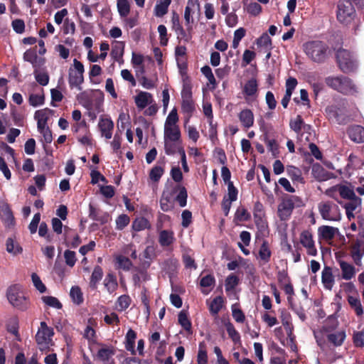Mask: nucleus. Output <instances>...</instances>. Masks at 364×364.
I'll list each match as a JSON object with an SVG mask.
<instances>
[{
    "label": "nucleus",
    "mask_w": 364,
    "mask_h": 364,
    "mask_svg": "<svg viewBox=\"0 0 364 364\" xmlns=\"http://www.w3.org/2000/svg\"><path fill=\"white\" fill-rule=\"evenodd\" d=\"M302 47L306 55L316 63H324L330 58V48L324 41L319 40L309 41L304 43Z\"/></svg>",
    "instance_id": "f257e3e1"
},
{
    "label": "nucleus",
    "mask_w": 364,
    "mask_h": 364,
    "mask_svg": "<svg viewBox=\"0 0 364 364\" xmlns=\"http://www.w3.org/2000/svg\"><path fill=\"white\" fill-rule=\"evenodd\" d=\"M125 348L127 350L130 351L133 355L135 354V340L136 338V333L132 329H129L126 334Z\"/></svg>",
    "instance_id": "72a5a7b5"
},
{
    "label": "nucleus",
    "mask_w": 364,
    "mask_h": 364,
    "mask_svg": "<svg viewBox=\"0 0 364 364\" xmlns=\"http://www.w3.org/2000/svg\"><path fill=\"white\" fill-rule=\"evenodd\" d=\"M226 331L228 333L229 337L235 343L240 342V335L238 331L235 329V326L230 321H228L225 324Z\"/></svg>",
    "instance_id": "a19ab883"
},
{
    "label": "nucleus",
    "mask_w": 364,
    "mask_h": 364,
    "mask_svg": "<svg viewBox=\"0 0 364 364\" xmlns=\"http://www.w3.org/2000/svg\"><path fill=\"white\" fill-rule=\"evenodd\" d=\"M287 173L293 182H297L300 183H304L301 171L299 168L295 166H290L287 168Z\"/></svg>",
    "instance_id": "ea45409f"
},
{
    "label": "nucleus",
    "mask_w": 364,
    "mask_h": 364,
    "mask_svg": "<svg viewBox=\"0 0 364 364\" xmlns=\"http://www.w3.org/2000/svg\"><path fill=\"white\" fill-rule=\"evenodd\" d=\"M347 134L350 139L355 143L361 144L364 142V127L353 124L348 127Z\"/></svg>",
    "instance_id": "f8f14e48"
},
{
    "label": "nucleus",
    "mask_w": 364,
    "mask_h": 364,
    "mask_svg": "<svg viewBox=\"0 0 364 364\" xmlns=\"http://www.w3.org/2000/svg\"><path fill=\"white\" fill-rule=\"evenodd\" d=\"M299 240L304 247L314 243V240L311 231L310 230H303L300 234Z\"/></svg>",
    "instance_id": "37998d69"
},
{
    "label": "nucleus",
    "mask_w": 364,
    "mask_h": 364,
    "mask_svg": "<svg viewBox=\"0 0 364 364\" xmlns=\"http://www.w3.org/2000/svg\"><path fill=\"white\" fill-rule=\"evenodd\" d=\"M318 209L321 218L325 220L338 221L341 213L338 206L331 201L321 202Z\"/></svg>",
    "instance_id": "20e7f679"
},
{
    "label": "nucleus",
    "mask_w": 364,
    "mask_h": 364,
    "mask_svg": "<svg viewBox=\"0 0 364 364\" xmlns=\"http://www.w3.org/2000/svg\"><path fill=\"white\" fill-rule=\"evenodd\" d=\"M325 112L329 119L334 120L339 124H345L348 122L345 107L340 105H331L326 107Z\"/></svg>",
    "instance_id": "9d476101"
},
{
    "label": "nucleus",
    "mask_w": 364,
    "mask_h": 364,
    "mask_svg": "<svg viewBox=\"0 0 364 364\" xmlns=\"http://www.w3.org/2000/svg\"><path fill=\"white\" fill-rule=\"evenodd\" d=\"M118 12L122 17H126L130 12V5L128 0H117Z\"/></svg>",
    "instance_id": "a18cd8bd"
},
{
    "label": "nucleus",
    "mask_w": 364,
    "mask_h": 364,
    "mask_svg": "<svg viewBox=\"0 0 364 364\" xmlns=\"http://www.w3.org/2000/svg\"><path fill=\"white\" fill-rule=\"evenodd\" d=\"M235 218L240 222L248 221L251 218V215L245 208L240 206L235 212Z\"/></svg>",
    "instance_id": "de8ad7c7"
},
{
    "label": "nucleus",
    "mask_w": 364,
    "mask_h": 364,
    "mask_svg": "<svg viewBox=\"0 0 364 364\" xmlns=\"http://www.w3.org/2000/svg\"><path fill=\"white\" fill-rule=\"evenodd\" d=\"M130 223V218L127 214L119 215L116 219V229L122 230Z\"/></svg>",
    "instance_id": "5fc2aeb1"
},
{
    "label": "nucleus",
    "mask_w": 364,
    "mask_h": 364,
    "mask_svg": "<svg viewBox=\"0 0 364 364\" xmlns=\"http://www.w3.org/2000/svg\"><path fill=\"white\" fill-rule=\"evenodd\" d=\"M9 302L16 308L24 311L28 307V301L17 285L10 287L7 291Z\"/></svg>",
    "instance_id": "423d86ee"
},
{
    "label": "nucleus",
    "mask_w": 364,
    "mask_h": 364,
    "mask_svg": "<svg viewBox=\"0 0 364 364\" xmlns=\"http://www.w3.org/2000/svg\"><path fill=\"white\" fill-rule=\"evenodd\" d=\"M171 23L172 28L176 32V33L179 34L182 38L186 37V33L181 26L180 17L176 11H173Z\"/></svg>",
    "instance_id": "4c0bfd02"
},
{
    "label": "nucleus",
    "mask_w": 364,
    "mask_h": 364,
    "mask_svg": "<svg viewBox=\"0 0 364 364\" xmlns=\"http://www.w3.org/2000/svg\"><path fill=\"white\" fill-rule=\"evenodd\" d=\"M224 303L223 297L221 296H216L213 299L209 305V311L212 316H216L223 308Z\"/></svg>",
    "instance_id": "c9c22d12"
},
{
    "label": "nucleus",
    "mask_w": 364,
    "mask_h": 364,
    "mask_svg": "<svg viewBox=\"0 0 364 364\" xmlns=\"http://www.w3.org/2000/svg\"><path fill=\"white\" fill-rule=\"evenodd\" d=\"M257 45L258 46H263L267 48L269 50L272 49V39L267 35L264 33L259 38L257 39Z\"/></svg>",
    "instance_id": "680f3d73"
},
{
    "label": "nucleus",
    "mask_w": 364,
    "mask_h": 364,
    "mask_svg": "<svg viewBox=\"0 0 364 364\" xmlns=\"http://www.w3.org/2000/svg\"><path fill=\"white\" fill-rule=\"evenodd\" d=\"M83 75L74 72L70 69L68 82L70 88L77 87L79 90H82L80 85L83 82Z\"/></svg>",
    "instance_id": "393cba45"
},
{
    "label": "nucleus",
    "mask_w": 364,
    "mask_h": 364,
    "mask_svg": "<svg viewBox=\"0 0 364 364\" xmlns=\"http://www.w3.org/2000/svg\"><path fill=\"white\" fill-rule=\"evenodd\" d=\"M325 82L328 87L345 95L357 92V87L353 81L346 75L326 77Z\"/></svg>",
    "instance_id": "f03ea898"
},
{
    "label": "nucleus",
    "mask_w": 364,
    "mask_h": 364,
    "mask_svg": "<svg viewBox=\"0 0 364 364\" xmlns=\"http://www.w3.org/2000/svg\"><path fill=\"white\" fill-rule=\"evenodd\" d=\"M321 282L325 289L331 290L333 288L335 280L331 267H324L321 274Z\"/></svg>",
    "instance_id": "f3484780"
},
{
    "label": "nucleus",
    "mask_w": 364,
    "mask_h": 364,
    "mask_svg": "<svg viewBox=\"0 0 364 364\" xmlns=\"http://www.w3.org/2000/svg\"><path fill=\"white\" fill-rule=\"evenodd\" d=\"M353 341L355 346L358 348L364 347V331L354 332L353 336Z\"/></svg>",
    "instance_id": "774afa93"
},
{
    "label": "nucleus",
    "mask_w": 364,
    "mask_h": 364,
    "mask_svg": "<svg viewBox=\"0 0 364 364\" xmlns=\"http://www.w3.org/2000/svg\"><path fill=\"white\" fill-rule=\"evenodd\" d=\"M164 173V169L162 166H154L149 173V178L154 182H158L161 178Z\"/></svg>",
    "instance_id": "603ef678"
},
{
    "label": "nucleus",
    "mask_w": 364,
    "mask_h": 364,
    "mask_svg": "<svg viewBox=\"0 0 364 364\" xmlns=\"http://www.w3.org/2000/svg\"><path fill=\"white\" fill-rule=\"evenodd\" d=\"M181 109L184 113L188 114L191 116L195 110V105H194L193 100H182Z\"/></svg>",
    "instance_id": "69168bd1"
},
{
    "label": "nucleus",
    "mask_w": 364,
    "mask_h": 364,
    "mask_svg": "<svg viewBox=\"0 0 364 364\" xmlns=\"http://www.w3.org/2000/svg\"><path fill=\"white\" fill-rule=\"evenodd\" d=\"M178 141H173L171 140H164V151L167 155H173L176 154L179 145L177 144Z\"/></svg>",
    "instance_id": "bf43d9fd"
},
{
    "label": "nucleus",
    "mask_w": 364,
    "mask_h": 364,
    "mask_svg": "<svg viewBox=\"0 0 364 364\" xmlns=\"http://www.w3.org/2000/svg\"><path fill=\"white\" fill-rule=\"evenodd\" d=\"M152 95L149 92L140 91L134 97V102L139 109H144L152 102Z\"/></svg>",
    "instance_id": "a211bd4d"
},
{
    "label": "nucleus",
    "mask_w": 364,
    "mask_h": 364,
    "mask_svg": "<svg viewBox=\"0 0 364 364\" xmlns=\"http://www.w3.org/2000/svg\"><path fill=\"white\" fill-rule=\"evenodd\" d=\"M98 127L102 136H105L107 139L112 138L114 122L110 118L101 117L98 123Z\"/></svg>",
    "instance_id": "ddd939ff"
},
{
    "label": "nucleus",
    "mask_w": 364,
    "mask_h": 364,
    "mask_svg": "<svg viewBox=\"0 0 364 364\" xmlns=\"http://www.w3.org/2000/svg\"><path fill=\"white\" fill-rule=\"evenodd\" d=\"M176 193H178V194L175 200L178 203L181 207H185L187 204L188 198L187 190L185 186L180 184L173 185L171 183L168 186H166L162 193H168L166 196H170V198L172 199Z\"/></svg>",
    "instance_id": "1a4fd4ad"
},
{
    "label": "nucleus",
    "mask_w": 364,
    "mask_h": 364,
    "mask_svg": "<svg viewBox=\"0 0 364 364\" xmlns=\"http://www.w3.org/2000/svg\"><path fill=\"white\" fill-rule=\"evenodd\" d=\"M36 80L42 86H46L49 82V75L47 73L38 72V68H35L33 72Z\"/></svg>",
    "instance_id": "864d4df0"
},
{
    "label": "nucleus",
    "mask_w": 364,
    "mask_h": 364,
    "mask_svg": "<svg viewBox=\"0 0 364 364\" xmlns=\"http://www.w3.org/2000/svg\"><path fill=\"white\" fill-rule=\"evenodd\" d=\"M356 16L353 4L350 1H340L338 4L337 19L345 25L350 24Z\"/></svg>",
    "instance_id": "39448f33"
},
{
    "label": "nucleus",
    "mask_w": 364,
    "mask_h": 364,
    "mask_svg": "<svg viewBox=\"0 0 364 364\" xmlns=\"http://www.w3.org/2000/svg\"><path fill=\"white\" fill-rule=\"evenodd\" d=\"M30 105L33 107H38L42 105L45 102V97L43 93L42 95L31 94L28 98Z\"/></svg>",
    "instance_id": "13d9d810"
},
{
    "label": "nucleus",
    "mask_w": 364,
    "mask_h": 364,
    "mask_svg": "<svg viewBox=\"0 0 364 364\" xmlns=\"http://www.w3.org/2000/svg\"><path fill=\"white\" fill-rule=\"evenodd\" d=\"M117 262L118 264V268L122 269L124 271H129L133 265L129 258L122 255H119L117 257Z\"/></svg>",
    "instance_id": "8fccbe9b"
},
{
    "label": "nucleus",
    "mask_w": 364,
    "mask_h": 364,
    "mask_svg": "<svg viewBox=\"0 0 364 364\" xmlns=\"http://www.w3.org/2000/svg\"><path fill=\"white\" fill-rule=\"evenodd\" d=\"M0 215L4 220H7L8 222L11 223L14 220L12 210L8 204L2 206Z\"/></svg>",
    "instance_id": "338daca9"
},
{
    "label": "nucleus",
    "mask_w": 364,
    "mask_h": 364,
    "mask_svg": "<svg viewBox=\"0 0 364 364\" xmlns=\"http://www.w3.org/2000/svg\"><path fill=\"white\" fill-rule=\"evenodd\" d=\"M239 119L242 126L245 128H250L254 124V114L253 112L249 109L242 110L239 115Z\"/></svg>",
    "instance_id": "412c9836"
},
{
    "label": "nucleus",
    "mask_w": 364,
    "mask_h": 364,
    "mask_svg": "<svg viewBox=\"0 0 364 364\" xmlns=\"http://www.w3.org/2000/svg\"><path fill=\"white\" fill-rule=\"evenodd\" d=\"M340 267H341V269L342 271V277L344 279L349 280L352 277H353L355 272V267L352 264H350L345 261H341Z\"/></svg>",
    "instance_id": "2f4dec72"
},
{
    "label": "nucleus",
    "mask_w": 364,
    "mask_h": 364,
    "mask_svg": "<svg viewBox=\"0 0 364 364\" xmlns=\"http://www.w3.org/2000/svg\"><path fill=\"white\" fill-rule=\"evenodd\" d=\"M102 277H103L102 268L99 265H96L94 267L92 275L90 277V287L92 289H97V284L102 279Z\"/></svg>",
    "instance_id": "c85d7f7f"
},
{
    "label": "nucleus",
    "mask_w": 364,
    "mask_h": 364,
    "mask_svg": "<svg viewBox=\"0 0 364 364\" xmlns=\"http://www.w3.org/2000/svg\"><path fill=\"white\" fill-rule=\"evenodd\" d=\"M239 277L234 274H231L225 279V291H230L233 290L239 284Z\"/></svg>",
    "instance_id": "49530a36"
},
{
    "label": "nucleus",
    "mask_w": 364,
    "mask_h": 364,
    "mask_svg": "<svg viewBox=\"0 0 364 364\" xmlns=\"http://www.w3.org/2000/svg\"><path fill=\"white\" fill-rule=\"evenodd\" d=\"M338 191L341 197L344 199L350 200L357 197L353 190L346 186H340Z\"/></svg>",
    "instance_id": "6e6d98bb"
},
{
    "label": "nucleus",
    "mask_w": 364,
    "mask_h": 364,
    "mask_svg": "<svg viewBox=\"0 0 364 364\" xmlns=\"http://www.w3.org/2000/svg\"><path fill=\"white\" fill-rule=\"evenodd\" d=\"M23 59L25 61L31 63L34 68H38L45 63L43 58L38 57L36 50L31 49L24 53Z\"/></svg>",
    "instance_id": "6ab92c4d"
},
{
    "label": "nucleus",
    "mask_w": 364,
    "mask_h": 364,
    "mask_svg": "<svg viewBox=\"0 0 364 364\" xmlns=\"http://www.w3.org/2000/svg\"><path fill=\"white\" fill-rule=\"evenodd\" d=\"M200 71L202 74L207 78L209 83L213 85V89H215L217 85V82L210 67L208 65H205L201 68Z\"/></svg>",
    "instance_id": "c03bdc74"
},
{
    "label": "nucleus",
    "mask_w": 364,
    "mask_h": 364,
    "mask_svg": "<svg viewBox=\"0 0 364 364\" xmlns=\"http://www.w3.org/2000/svg\"><path fill=\"white\" fill-rule=\"evenodd\" d=\"M336 61L339 70L349 74L356 71L358 62L353 53L348 50L339 48L336 53Z\"/></svg>",
    "instance_id": "7ed1b4c3"
},
{
    "label": "nucleus",
    "mask_w": 364,
    "mask_h": 364,
    "mask_svg": "<svg viewBox=\"0 0 364 364\" xmlns=\"http://www.w3.org/2000/svg\"><path fill=\"white\" fill-rule=\"evenodd\" d=\"M257 92L258 83L257 79L255 77H252L247 80L242 88V93L247 102L252 98H255L257 96Z\"/></svg>",
    "instance_id": "9b49d317"
},
{
    "label": "nucleus",
    "mask_w": 364,
    "mask_h": 364,
    "mask_svg": "<svg viewBox=\"0 0 364 364\" xmlns=\"http://www.w3.org/2000/svg\"><path fill=\"white\" fill-rule=\"evenodd\" d=\"M124 51V43L122 41H116L112 46L110 55L117 62L123 61L122 57Z\"/></svg>",
    "instance_id": "b1692460"
},
{
    "label": "nucleus",
    "mask_w": 364,
    "mask_h": 364,
    "mask_svg": "<svg viewBox=\"0 0 364 364\" xmlns=\"http://www.w3.org/2000/svg\"><path fill=\"white\" fill-rule=\"evenodd\" d=\"M338 228L329 226V225H321L318 228V235L319 239L329 241L332 240L336 234L338 233Z\"/></svg>",
    "instance_id": "2eb2a0df"
},
{
    "label": "nucleus",
    "mask_w": 364,
    "mask_h": 364,
    "mask_svg": "<svg viewBox=\"0 0 364 364\" xmlns=\"http://www.w3.org/2000/svg\"><path fill=\"white\" fill-rule=\"evenodd\" d=\"M53 335V328L48 327L45 321H41V328L36 335V341L41 350L49 348V343Z\"/></svg>",
    "instance_id": "6e6552de"
},
{
    "label": "nucleus",
    "mask_w": 364,
    "mask_h": 364,
    "mask_svg": "<svg viewBox=\"0 0 364 364\" xmlns=\"http://www.w3.org/2000/svg\"><path fill=\"white\" fill-rule=\"evenodd\" d=\"M151 228V225L148 219L144 217H139L135 218L132 225V229L135 232H139L146 229L149 230Z\"/></svg>",
    "instance_id": "a878e982"
},
{
    "label": "nucleus",
    "mask_w": 364,
    "mask_h": 364,
    "mask_svg": "<svg viewBox=\"0 0 364 364\" xmlns=\"http://www.w3.org/2000/svg\"><path fill=\"white\" fill-rule=\"evenodd\" d=\"M178 321L185 331L191 332L192 323L188 318V314L186 311L182 310L179 312L178 315Z\"/></svg>",
    "instance_id": "473e14b6"
},
{
    "label": "nucleus",
    "mask_w": 364,
    "mask_h": 364,
    "mask_svg": "<svg viewBox=\"0 0 364 364\" xmlns=\"http://www.w3.org/2000/svg\"><path fill=\"white\" fill-rule=\"evenodd\" d=\"M333 191L332 189H328L326 191V194L334 198L340 205H341L346 210L348 211H354L356 208L361 205V198L359 197L354 198L353 199H350L348 203H343L342 201L338 200V199L333 195Z\"/></svg>",
    "instance_id": "4468645a"
},
{
    "label": "nucleus",
    "mask_w": 364,
    "mask_h": 364,
    "mask_svg": "<svg viewBox=\"0 0 364 364\" xmlns=\"http://www.w3.org/2000/svg\"><path fill=\"white\" fill-rule=\"evenodd\" d=\"M70 295L75 304L79 305L83 302L82 292L78 286L72 287Z\"/></svg>",
    "instance_id": "79ce46f5"
},
{
    "label": "nucleus",
    "mask_w": 364,
    "mask_h": 364,
    "mask_svg": "<svg viewBox=\"0 0 364 364\" xmlns=\"http://www.w3.org/2000/svg\"><path fill=\"white\" fill-rule=\"evenodd\" d=\"M289 127L297 134H299L302 129L306 130L311 127L310 125L304 124L302 117L299 114H298L295 119L290 120Z\"/></svg>",
    "instance_id": "bb28decb"
},
{
    "label": "nucleus",
    "mask_w": 364,
    "mask_h": 364,
    "mask_svg": "<svg viewBox=\"0 0 364 364\" xmlns=\"http://www.w3.org/2000/svg\"><path fill=\"white\" fill-rule=\"evenodd\" d=\"M166 195L168 193H162L160 199V207L164 212H168L173 208V205L171 204V198H170V196L167 197Z\"/></svg>",
    "instance_id": "0e129e2a"
},
{
    "label": "nucleus",
    "mask_w": 364,
    "mask_h": 364,
    "mask_svg": "<svg viewBox=\"0 0 364 364\" xmlns=\"http://www.w3.org/2000/svg\"><path fill=\"white\" fill-rule=\"evenodd\" d=\"M299 197L296 196H287L282 203L278 205V216L281 220H287L290 218L295 203L300 201Z\"/></svg>",
    "instance_id": "0eeeda50"
},
{
    "label": "nucleus",
    "mask_w": 364,
    "mask_h": 364,
    "mask_svg": "<svg viewBox=\"0 0 364 364\" xmlns=\"http://www.w3.org/2000/svg\"><path fill=\"white\" fill-rule=\"evenodd\" d=\"M104 286L109 294H113L118 288L117 277L113 272H109L104 279Z\"/></svg>",
    "instance_id": "5701e85b"
},
{
    "label": "nucleus",
    "mask_w": 364,
    "mask_h": 364,
    "mask_svg": "<svg viewBox=\"0 0 364 364\" xmlns=\"http://www.w3.org/2000/svg\"><path fill=\"white\" fill-rule=\"evenodd\" d=\"M42 300L46 305L53 307L56 309H61L63 307L62 304L56 297L52 296H45L42 297Z\"/></svg>",
    "instance_id": "4d7b16f0"
},
{
    "label": "nucleus",
    "mask_w": 364,
    "mask_h": 364,
    "mask_svg": "<svg viewBox=\"0 0 364 364\" xmlns=\"http://www.w3.org/2000/svg\"><path fill=\"white\" fill-rule=\"evenodd\" d=\"M93 108L97 112L102 111V107L104 101V93L100 90H92Z\"/></svg>",
    "instance_id": "e433bc0d"
},
{
    "label": "nucleus",
    "mask_w": 364,
    "mask_h": 364,
    "mask_svg": "<svg viewBox=\"0 0 364 364\" xmlns=\"http://www.w3.org/2000/svg\"><path fill=\"white\" fill-rule=\"evenodd\" d=\"M258 255L259 258L262 262L263 264L268 263L270 261L272 252L269 247V244L266 240L263 241L261 245Z\"/></svg>",
    "instance_id": "c756f323"
},
{
    "label": "nucleus",
    "mask_w": 364,
    "mask_h": 364,
    "mask_svg": "<svg viewBox=\"0 0 364 364\" xmlns=\"http://www.w3.org/2000/svg\"><path fill=\"white\" fill-rule=\"evenodd\" d=\"M328 341L335 346H340L343 344L346 338V333L339 331L334 333H330L327 336Z\"/></svg>",
    "instance_id": "58836bf2"
},
{
    "label": "nucleus",
    "mask_w": 364,
    "mask_h": 364,
    "mask_svg": "<svg viewBox=\"0 0 364 364\" xmlns=\"http://www.w3.org/2000/svg\"><path fill=\"white\" fill-rule=\"evenodd\" d=\"M114 353L115 351L112 348H102L97 351V357L105 364H114L113 359L110 360V358L114 355Z\"/></svg>",
    "instance_id": "aec40b11"
},
{
    "label": "nucleus",
    "mask_w": 364,
    "mask_h": 364,
    "mask_svg": "<svg viewBox=\"0 0 364 364\" xmlns=\"http://www.w3.org/2000/svg\"><path fill=\"white\" fill-rule=\"evenodd\" d=\"M132 299L129 295L124 294L118 297L117 305L119 311L126 310L130 305Z\"/></svg>",
    "instance_id": "3c124183"
},
{
    "label": "nucleus",
    "mask_w": 364,
    "mask_h": 364,
    "mask_svg": "<svg viewBox=\"0 0 364 364\" xmlns=\"http://www.w3.org/2000/svg\"><path fill=\"white\" fill-rule=\"evenodd\" d=\"M89 217L95 220L105 224L108 221L109 215L99 208H96L92 204L89 205Z\"/></svg>",
    "instance_id": "dca6fc26"
},
{
    "label": "nucleus",
    "mask_w": 364,
    "mask_h": 364,
    "mask_svg": "<svg viewBox=\"0 0 364 364\" xmlns=\"http://www.w3.org/2000/svg\"><path fill=\"white\" fill-rule=\"evenodd\" d=\"M178 121V116L177 109L173 108L168 114L164 127L177 126L176 123Z\"/></svg>",
    "instance_id": "e2e57ef3"
},
{
    "label": "nucleus",
    "mask_w": 364,
    "mask_h": 364,
    "mask_svg": "<svg viewBox=\"0 0 364 364\" xmlns=\"http://www.w3.org/2000/svg\"><path fill=\"white\" fill-rule=\"evenodd\" d=\"M348 302L358 316L363 314V309L360 299L358 296H348Z\"/></svg>",
    "instance_id": "f704fd0d"
},
{
    "label": "nucleus",
    "mask_w": 364,
    "mask_h": 364,
    "mask_svg": "<svg viewBox=\"0 0 364 364\" xmlns=\"http://www.w3.org/2000/svg\"><path fill=\"white\" fill-rule=\"evenodd\" d=\"M181 131L178 126L164 127V140L179 141Z\"/></svg>",
    "instance_id": "4be33fe9"
},
{
    "label": "nucleus",
    "mask_w": 364,
    "mask_h": 364,
    "mask_svg": "<svg viewBox=\"0 0 364 364\" xmlns=\"http://www.w3.org/2000/svg\"><path fill=\"white\" fill-rule=\"evenodd\" d=\"M174 234L173 231L166 230H161L159 233V242L162 247H168L174 241Z\"/></svg>",
    "instance_id": "cd10ccee"
},
{
    "label": "nucleus",
    "mask_w": 364,
    "mask_h": 364,
    "mask_svg": "<svg viewBox=\"0 0 364 364\" xmlns=\"http://www.w3.org/2000/svg\"><path fill=\"white\" fill-rule=\"evenodd\" d=\"M79 102L87 109H93V97L92 90L90 93L82 92L77 96Z\"/></svg>",
    "instance_id": "7c9ffc66"
},
{
    "label": "nucleus",
    "mask_w": 364,
    "mask_h": 364,
    "mask_svg": "<svg viewBox=\"0 0 364 364\" xmlns=\"http://www.w3.org/2000/svg\"><path fill=\"white\" fill-rule=\"evenodd\" d=\"M6 250L9 253L17 255L22 252V248L18 245H15L14 241L12 238L9 237L6 240Z\"/></svg>",
    "instance_id": "052dcab7"
},
{
    "label": "nucleus",
    "mask_w": 364,
    "mask_h": 364,
    "mask_svg": "<svg viewBox=\"0 0 364 364\" xmlns=\"http://www.w3.org/2000/svg\"><path fill=\"white\" fill-rule=\"evenodd\" d=\"M198 364H207L208 363V355L205 349V345L201 342L199 343V349L197 355Z\"/></svg>",
    "instance_id": "09e8293b"
}]
</instances>
